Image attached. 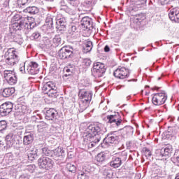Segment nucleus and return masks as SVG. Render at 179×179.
Instances as JSON below:
<instances>
[{"label":"nucleus","instance_id":"1","mask_svg":"<svg viewBox=\"0 0 179 179\" xmlns=\"http://www.w3.org/2000/svg\"><path fill=\"white\" fill-rule=\"evenodd\" d=\"M86 134L84 136L85 142H90V146L93 148L96 143L100 142L101 136L106 132V128L100 123L90 125L86 129Z\"/></svg>","mask_w":179,"mask_h":179},{"label":"nucleus","instance_id":"2","mask_svg":"<svg viewBox=\"0 0 179 179\" xmlns=\"http://www.w3.org/2000/svg\"><path fill=\"white\" fill-rule=\"evenodd\" d=\"M78 96L80 97L79 106L81 111H85L89 107L93 93L90 91L80 90Z\"/></svg>","mask_w":179,"mask_h":179},{"label":"nucleus","instance_id":"3","mask_svg":"<svg viewBox=\"0 0 179 179\" xmlns=\"http://www.w3.org/2000/svg\"><path fill=\"white\" fill-rule=\"evenodd\" d=\"M17 54V51L15 48L8 49L5 55L6 64L11 66L16 65L19 62V55Z\"/></svg>","mask_w":179,"mask_h":179},{"label":"nucleus","instance_id":"4","mask_svg":"<svg viewBox=\"0 0 179 179\" xmlns=\"http://www.w3.org/2000/svg\"><path fill=\"white\" fill-rule=\"evenodd\" d=\"M10 29L11 30H13V31L22 30V31H24V33H27V30L31 29V23L29 24L27 23V21H26V20H22L21 21H17L16 22L13 23Z\"/></svg>","mask_w":179,"mask_h":179},{"label":"nucleus","instance_id":"5","mask_svg":"<svg viewBox=\"0 0 179 179\" xmlns=\"http://www.w3.org/2000/svg\"><path fill=\"white\" fill-rule=\"evenodd\" d=\"M43 91L50 97H57V86L52 81L46 83L43 87Z\"/></svg>","mask_w":179,"mask_h":179},{"label":"nucleus","instance_id":"6","mask_svg":"<svg viewBox=\"0 0 179 179\" xmlns=\"http://www.w3.org/2000/svg\"><path fill=\"white\" fill-rule=\"evenodd\" d=\"M38 166L44 170H50L54 166V162L48 157H43L38 160Z\"/></svg>","mask_w":179,"mask_h":179},{"label":"nucleus","instance_id":"7","mask_svg":"<svg viewBox=\"0 0 179 179\" xmlns=\"http://www.w3.org/2000/svg\"><path fill=\"white\" fill-rule=\"evenodd\" d=\"M166 100H167V94L164 92L155 94L152 96V103L155 106H162L166 103Z\"/></svg>","mask_w":179,"mask_h":179},{"label":"nucleus","instance_id":"8","mask_svg":"<svg viewBox=\"0 0 179 179\" xmlns=\"http://www.w3.org/2000/svg\"><path fill=\"white\" fill-rule=\"evenodd\" d=\"M3 76L8 85H15V83L17 82V77H16L15 71L5 70L3 71Z\"/></svg>","mask_w":179,"mask_h":179},{"label":"nucleus","instance_id":"9","mask_svg":"<svg viewBox=\"0 0 179 179\" xmlns=\"http://www.w3.org/2000/svg\"><path fill=\"white\" fill-rule=\"evenodd\" d=\"M120 141V136L116 134L111 133L108 134V136L103 139V144L107 146H110L111 145H117L118 141Z\"/></svg>","mask_w":179,"mask_h":179},{"label":"nucleus","instance_id":"10","mask_svg":"<svg viewBox=\"0 0 179 179\" xmlns=\"http://www.w3.org/2000/svg\"><path fill=\"white\" fill-rule=\"evenodd\" d=\"M108 122L113 124L115 127H120L122 125V119L119 113H115L114 115H110L107 116Z\"/></svg>","mask_w":179,"mask_h":179},{"label":"nucleus","instance_id":"11","mask_svg":"<svg viewBox=\"0 0 179 179\" xmlns=\"http://www.w3.org/2000/svg\"><path fill=\"white\" fill-rule=\"evenodd\" d=\"M92 73H94L95 76H98V78L103 76V73H106L104 64L100 62L94 63L92 69Z\"/></svg>","mask_w":179,"mask_h":179},{"label":"nucleus","instance_id":"12","mask_svg":"<svg viewBox=\"0 0 179 179\" xmlns=\"http://www.w3.org/2000/svg\"><path fill=\"white\" fill-rule=\"evenodd\" d=\"M113 75L117 79H125L129 76V70L125 67L119 66L113 73Z\"/></svg>","mask_w":179,"mask_h":179},{"label":"nucleus","instance_id":"13","mask_svg":"<svg viewBox=\"0 0 179 179\" xmlns=\"http://www.w3.org/2000/svg\"><path fill=\"white\" fill-rule=\"evenodd\" d=\"M13 110V103L12 102H6L0 106V114L2 117H6L12 113Z\"/></svg>","mask_w":179,"mask_h":179},{"label":"nucleus","instance_id":"14","mask_svg":"<svg viewBox=\"0 0 179 179\" xmlns=\"http://www.w3.org/2000/svg\"><path fill=\"white\" fill-rule=\"evenodd\" d=\"M72 50L68 47L62 48L58 52V57L60 59H66V58H70L72 55Z\"/></svg>","mask_w":179,"mask_h":179},{"label":"nucleus","instance_id":"15","mask_svg":"<svg viewBox=\"0 0 179 179\" xmlns=\"http://www.w3.org/2000/svg\"><path fill=\"white\" fill-rule=\"evenodd\" d=\"M38 69V64L36 62H31L27 67V72L29 75H37Z\"/></svg>","mask_w":179,"mask_h":179},{"label":"nucleus","instance_id":"16","mask_svg":"<svg viewBox=\"0 0 179 179\" xmlns=\"http://www.w3.org/2000/svg\"><path fill=\"white\" fill-rule=\"evenodd\" d=\"M57 110L54 108H49L45 113V118L48 121H55L57 120Z\"/></svg>","mask_w":179,"mask_h":179},{"label":"nucleus","instance_id":"17","mask_svg":"<svg viewBox=\"0 0 179 179\" xmlns=\"http://www.w3.org/2000/svg\"><path fill=\"white\" fill-rule=\"evenodd\" d=\"M56 24L57 29H59V30H62L66 27V20H65V17H62L60 18L59 17H57L56 18Z\"/></svg>","mask_w":179,"mask_h":179},{"label":"nucleus","instance_id":"18","mask_svg":"<svg viewBox=\"0 0 179 179\" xmlns=\"http://www.w3.org/2000/svg\"><path fill=\"white\" fill-rule=\"evenodd\" d=\"M97 0H85L83 2V6L85 8V10H92L93 9V6L96 5Z\"/></svg>","mask_w":179,"mask_h":179},{"label":"nucleus","instance_id":"19","mask_svg":"<svg viewBox=\"0 0 179 179\" xmlns=\"http://www.w3.org/2000/svg\"><path fill=\"white\" fill-rule=\"evenodd\" d=\"M173 152V147L171 145L168 144L161 149V156H170Z\"/></svg>","mask_w":179,"mask_h":179},{"label":"nucleus","instance_id":"20","mask_svg":"<svg viewBox=\"0 0 179 179\" xmlns=\"http://www.w3.org/2000/svg\"><path fill=\"white\" fill-rule=\"evenodd\" d=\"M81 26L84 29H90L92 27V20L89 17H84L81 20Z\"/></svg>","mask_w":179,"mask_h":179},{"label":"nucleus","instance_id":"21","mask_svg":"<svg viewBox=\"0 0 179 179\" xmlns=\"http://www.w3.org/2000/svg\"><path fill=\"white\" fill-rule=\"evenodd\" d=\"M122 164V161L120 157H114L112 158V161L110 162V167L113 169H118Z\"/></svg>","mask_w":179,"mask_h":179},{"label":"nucleus","instance_id":"22","mask_svg":"<svg viewBox=\"0 0 179 179\" xmlns=\"http://www.w3.org/2000/svg\"><path fill=\"white\" fill-rule=\"evenodd\" d=\"M92 48L93 43L92 41H85L83 44V52H84V54H87V52H90Z\"/></svg>","mask_w":179,"mask_h":179},{"label":"nucleus","instance_id":"23","mask_svg":"<svg viewBox=\"0 0 179 179\" xmlns=\"http://www.w3.org/2000/svg\"><path fill=\"white\" fill-rule=\"evenodd\" d=\"M11 40L14 41L15 43H17V44H23V38L22 37V35L16 33H12L10 36Z\"/></svg>","mask_w":179,"mask_h":179},{"label":"nucleus","instance_id":"24","mask_svg":"<svg viewBox=\"0 0 179 179\" xmlns=\"http://www.w3.org/2000/svg\"><path fill=\"white\" fill-rule=\"evenodd\" d=\"M37 148H34L32 149H31L28 153V159L29 160H30L31 162H33V160H36V159L37 158Z\"/></svg>","mask_w":179,"mask_h":179},{"label":"nucleus","instance_id":"25","mask_svg":"<svg viewBox=\"0 0 179 179\" xmlns=\"http://www.w3.org/2000/svg\"><path fill=\"white\" fill-rule=\"evenodd\" d=\"M15 93V89L13 87L5 88L2 92L3 97H10Z\"/></svg>","mask_w":179,"mask_h":179},{"label":"nucleus","instance_id":"26","mask_svg":"<svg viewBox=\"0 0 179 179\" xmlns=\"http://www.w3.org/2000/svg\"><path fill=\"white\" fill-rule=\"evenodd\" d=\"M179 8H172L169 13V19L172 22H175L176 18L177 17V13H178Z\"/></svg>","mask_w":179,"mask_h":179},{"label":"nucleus","instance_id":"27","mask_svg":"<svg viewBox=\"0 0 179 179\" xmlns=\"http://www.w3.org/2000/svg\"><path fill=\"white\" fill-rule=\"evenodd\" d=\"M61 36L59 35H56L53 39L52 40L51 42V45L52 47H58L59 45H61Z\"/></svg>","mask_w":179,"mask_h":179},{"label":"nucleus","instance_id":"28","mask_svg":"<svg viewBox=\"0 0 179 179\" xmlns=\"http://www.w3.org/2000/svg\"><path fill=\"white\" fill-rule=\"evenodd\" d=\"M34 139V138L33 137L32 134H28L27 136H24L23 138V143L24 145H25V146H27L33 142Z\"/></svg>","mask_w":179,"mask_h":179},{"label":"nucleus","instance_id":"29","mask_svg":"<svg viewBox=\"0 0 179 179\" xmlns=\"http://www.w3.org/2000/svg\"><path fill=\"white\" fill-rule=\"evenodd\" d=\"M26 13H31V15H36L38 13V8L36 6H29L24 10Z\"/></svg>","mask_w":179,"mask_h":179},{"label":"nucleus","instance_id":"30","mask_svg":"<svg viewBox=\"0 0 179 179\" xmlns=\"http://www.w3.org/2000/svg\"><path fill=\"white\" fill-rule=\"evenodd\" d=\"M135 3L134 8H137V9H141V8H143L145 5H146V1L148 0H133Z\"/></svg>","mask_w":179,"mask_h":179},{"label":"nucleus","instance_id":"31","mask_svg":"<svg viewBox=\"0 0 179 179\" xmlns=\"http://www.w3.org/2000/svg\"><path fill=\"white\" fill-rule=\"evenodd\" d=\"M146 19V17L144 15V14H138L134 16V22L136 23H141V22H143V20H145Z\"/></svg>","mask_w":179,"mask_h":179},{"label":"nucleus","instance_id":"32","mask_svg":"<svg viewBox=\"0 0 179 179\" xmlns=\"http://www.w3.org/2000/svg\"><path fill=\"white\" fill-rule=\"evenodd\" d=\"M18 113L21 114H26L27 113V106L23 104H18L17 106Z\"/></svg>","mask_w":179,"mask_h":179},{"label":"nucleus","instance_id":"33","mask_svg":"<svg viewBox=\"0 0 179 179\" xmlns=\"http://www.w3.org/2000/svg\"><path fill=\"white\" fill-rule=\"evenodd\" d=\"M106 154L102 152L97 155V156L96 157V160L99 163H102V162H104V160H106Z\"/></svg>","mask_w":179,"mask_h":179},{"label":"nucleus","instance_id":"34","mask_svg":"<svg viewBox=\"0 0 179 179\" xmlns=\"http://www.w3.org/2000/svg\"><path fill=\"white\" fill-rule=\"evenodd\" d=\"M53 153L55 156L59 157V156H62V154L64 153V149L62 148L59 147L53 150Z\"/></svg>","mask_w":179,"mask_h":179},{"label":"nucleus","instance_id":"35","mask_svg":"<svg viewBox=\"0 0 179 179\" xmlns=\"http://www.w3.org/2000/svg\"><path fill=\"white\" fill-rule=\"evenodd\" d=\"M15 136L13 135V133H10L6 136V141L7 142H10V143H13V142H15Z\"/></svg>","mask_w":179,"mask_h":179},{"label":"nucleus","instance_id":"36","mask_svg":"<svg viewBox=\"0 0 179 179\" xmlns=\"http://www.w3.org/2000/svg\"><path fill=\"white\" fill-rule=\"evenodd\" d=\"M45 23L49 27H52V24H54V22L52 21V16L51 15H48L46 19H45Z\"/></svg>","mask_w":179,"mask_h":179},{"label":"nucleus","instance_id":"37","mask_svg":"<svg viewBox=\"0 0 179 179\" xmlns=\"http://www.w3.org/2000/svg\"><path fill=\"white\" fill-rule=\"evenodd\" d=\"M66 169L70 173H76V166L72 164H67Z\"/></svg>","mask_w":179,"mask_h":179},{"label":"nucleus","instance_id":"38","mask_svg":"<svg viewBox=\"0 0 179 179\" xmlns=\"http://www.w3.org/2000/svg\"><path fill=\"white\" fill-rule=\"evenodd\" d=\"M30 2H31V0H17L18 6H24V5H27Z\"/></svg>","mask_w":179,"mask_h":179},{"label":"nucleus","instance_id":"39","mask_svg":"<svg viewBox=\"0 0 179 179\" xmlns=\"http://www.w3.org/2000/svg\"><path fill=\"white\" fill-rule=\"evenodd\" d=\"M7 123L5 120L0 121V132H2V131L6 129Z\"/></svg>","mask_w":179,"mask_h":179},{"label":"nucleus","instance_id":"40","mask_svg":"<svg viewBox=\"0 0 179 179\" xmlns=\"http://www.w3.org/2000/svg\"><path fill=\"white\" fill-rule=\"evenodd\" d=\"M128 156V153L126 151H122L120 153V157H119L122 162H125V160H127Z\"/></svg>","mask_w":179,"mask_h":179},{"label":"nucleus","instance_id":"41","mask_svg":"<svg viewBox=\"0 0 179 179\" xmlns=\"http://www.w3.org/2000/svg\"><path fill=\"white\" fill-rule=\"evenodd\" d=\"M76 33H78V32L76 31V26H72L71 27V29L69 30V34L71 36H75V34H76Z\"/></svg>","mask_w":179,"mask_h":179},{"label":"nucleus","instance_id":"42","mask_svg":"<svg viewBox=\"0 0 179 179\" xmlns=\"http://www.w3.org/2000/svg\"><path fill=\"white\" fill-rule=\"evenodd\" d=\"M26 63H22L20 65V71L22 73H26L27 72V69L25 67Z\"/></svg>","mask_w":179,"mask_h":179},{"label":"nucleus","instance_id":"43","mask_svg":"<svg viewBox=\"0 0 179 179\" xmlns=\"http://www.w3.org/2000/svg\"><path fill=\"white\" fill-rule=\"evenodd\" d=\"M64 71L66 72L65 76H71V75H72V72H73V69L68 67L64 68Z\"/></svg>","mask_w":179,"mask_h":179},{"label":"nucleus","instance_id":"44","mask_svg":"<svg viewBox=\"0 0 179 179\" xmlns=\"http://www.w3.org/2000/svg\"><path fill=\"white\" fill-rule=\"evenodd\" d=\"M42 152L45 156H50V155H51V151L47 148H43Z\"/></svg>","mask_w":179,"mask_h":179},{"label":"nucleus","instance_id":"45","mask_svg":"<svg viewBox=\"0 0 179 179\" xmlns=\"http://www.w3.org/2000/svg\"><path fill=\"white\" fill-rule=\"evenodd\" d=\"M173 1V0H158V3H160L161 5H167V3Z\"/></svg>","mask_w":179,"mask_h":179},{"label":"nucleus","instance_id":"46","mask_svg":"<svg viewBox=\"0 0 179 179\" xmlns=\"http://www.w3.org/2000/svg\"><path fill=\"white\" fill-rule=\"evenodd\" d=\"M143 150L145 152V155L146 156V157H150V156H152V152H150V150L149 149L145 148L143 149Z\"/></svg>","mask_w":179,"mask_h":179},{"label":"nucleus","instance_id":"47","mask_svg":"<svg viewBox=\"0 0 179 179\" xmlns=\"http://www.w3.org/2000/svg\"><path fill=\"white\" fill-rule=\"evenodd\" d=\"M83 64L85 66H90L92 65V61L89 59H85L83 60Z\"/></svg>","mask_w":179,"mask_h":179},{"label":"nucleus","instance_id":"48","mask_svg":"<svg viewBox=\"0 0 179 179\" xmlns=\"http://www.w3.org/2000/svg\"><path fill=\"white\" fill-rule=\"evenodd\" d=\"M38 37H40V34L38 33V32H35L31 36V38L32 40H37V38H38Z\"/></svg>","mask_w":179,"mask_h":179},{"label":"nucleus","instance_id":"49","mask_svg":"<svg viewBox=\"0 0 179 179\" xmlns=\"http://www.w3.org/2000/svg\"><path fill=\"white\" fill-rule=\"evenodd\" d=\"M78 179H89V178L85 173H81L78 175Z\"/></svg>","mask_w":179,"mask_h":179},{"label":"nucleus","instance_id":"50","mask_svg":"<svg viewBox=\"0 0 179 179\" xmlns=\"http://www.w3.org/2000/svg\"><path fill=\"white\" fill-rule=\"evenodd\" d=\"M44 127H45V123H44V122H41L37 125V127L38 128V129H41L44 128Z\"/></svg>","mask_w":179,"mask_h":179},{"label":"nucleus","instance_id":"51","mask_svg":"<svg viewBox=\"0 0 179 179\" xmlns=\"http://www.w3.org/2000/svg\"><path fill=\"white\" fill-rule=\"evenodd\" d=\"M124 129L128 132H134V129L132 128V127H124Z\"/></svg>","mask_w":179,"mask_h":179},{"label":"nucleus","instance_id":"52","mask_svg":"<svg viewBox=\"0 0 179 179\" xmlns=\"http://www.w3.org/2000/svg\"><path fill=\"white\" fill-rule=\"evenodd\" d=\"M19 179H29V175L27 174L21 175Z\"/></svg>","mask_w":179,"mask_h":179},{"label":"nucleus","instance_id":"53","mask_svg":"<svg viewBox=\"0 0 179 179\" xmlns=\"http://www.w3.org/2000/svg\"><path fill=\"white\" fill-rule=\"evenodd\" d=\"M176 23H179V10L177 13L176 18H175Z\"/></svg>","mask_w":179,"mask_h":179},{"label":"nucleus","instance_id":"54","mask_svg":"<svg viewBox=\"0 0 179 179\" xmlns=\"http://www.w3.org/2000/svg\"><path fill=\"white\" fill-rule=\"evenodd\" d=\"M105 52H110V47L108 45H106L104 48Z\"/></svg>","mask_w":179,"mask_h":179},{"label":"nucleus","instance_id":"55","mask_svg":"<svg viewBox=\"0 0 179 179\" xmlns=\"http://www.w3.org/2000/svg\"><path fill=\"white\" fill-rule=\"evenodd\" d=\"M68 12L70 15H75V10L73 9L68 10Z\"/></svg>","mask_w":179,"mask_h":179},{"label":"nucleus","instance_id":"56","mask_svg":"<svg viewBox=\"0 0 179 179\" xmlns=\"http://www.w3.org/2000/svg\"><path fill=\"white\" fill-rule=\"evenodd\" d=\"M16 19H20V17L19 16V15H15L13 17V20H17Z\"/></svg>","mask_w":179,"mask_h":179},{"label":"nucleus","instance_id":"57","mask_svg":"<svg viewBox=\"0 0 179 179\" xmlns=\"http://www.w3.org/2000/svg\"><path fill=\"white\" fill-rule=\"evenodd\" d=\"M176 163L179 166V155L176 157Z\"/></svg>","mask_w":179,"mask_h":179},{"label":"nucleus","instance_id":"58","mask_svg":"<svg viewBox=\"0 0 179 179\" xmlns=\"http://www.w3.org/2000/svg\"><path fill=\"white\" fill-rule=\"evenodd\" d=\"M69 1H70V2H73V3H70L71 5H72L73 6H76V4L75 3V1L76 0H69Z\"/></svg>","mask_w":179,"mask_h":179},{"label":"nucleus","instance_id":"59","mask_svg":"<svg viewBox=\"0 0 179 179\" xmlns=\"http://www.w3.org/2000/svg\"><path fill=\"white\" fill-rule=\"evenodd\" d=\"M175 179H179V176H177Z\"/></svg>","mask_w":179,"mask_h":179},{"label":"nucleus","instance_id":"60","mask_svg":"<svg viewBox=\"0 0 179 179\" xmlns=\"http://www.w3.org/2000/svg\"><path fill=\"white\" fill-rule=\"evenodd\" d=\"M46 1H48L49 2H52V1H54V0H46Z\"/></svg>","mask_w":179,"mask_h":179},{"label":"nucleus","instance_id":"61","mask_svg":"<svg viewBox=\"0 0 179 179\" xmlns=\"http://www.w3.org/2000/svg\"><path fill=\"white\" fill-rule=\"evenodd\" d=\"M157 89H159V88H157V87H155V90H157Z\"/></svg>","mask_w":179,"mask_h":179},{"label":"nucleus","instance_id":"62","mask_svg":"<svg viewBox=\"0 0 179 179\" xmlns=\"http://www.w3.org/2000/svg\"><path fill=\"white\" fill-rule=\"evenodd\" d=\"M158 80H160V78H158Z\"/></svg>","mask_w":179,"mask_h":179},{"label":"nucleus","instance_id":"63","mask_svg":"<svg viewBox=\"0 0 179 179\" xmlns=\"http://www.w3.org/2000/svg\"><path fill=\"white\" fill-rule=\"evenodd\" d=\"M178 121H179V117H178Z\"/></svg>","mask_w":179,"mask_h":179},{"label":"nucleus","instance_id":"64","mask_svg":"<svg viewBox=\"0 0 179 179\" xmlns=\"http://www.w3.org/2000/svg\"><path fill=\"white\" fill-rule=\"evenodd\" d=\"M0 145H2V143H1V141H0Z\"/></svg>","mask_w":179,"mask_h":179}]
</instances>
